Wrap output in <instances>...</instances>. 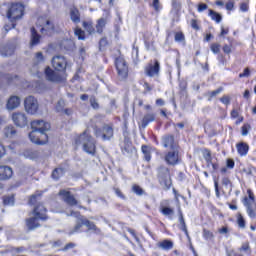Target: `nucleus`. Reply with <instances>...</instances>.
Wrapping results in <instances>:
<instances>
[{"label":"nucleus","instance_id":"f257e3e1","mask_svg":"<svg viewBox=\"0 0 256 256\" xmlns=\"http://www.w3.org/2000/svg\"><path fill=\"white\" fill-rule=\"evenodd\" d=\"M25 12V6L20 3L12 4L7 11V17L10 19L11 23L6 24L4 26L5 31H10V29H15V23L13 21H17L23 17V13Z\"/></svg>","mask_w":256,"mask_h":256},{"label":"nucleus","instance_id":"f03ea898","mask_svg":"<svg viewBox=\"0 0 256 256\" xmlns=\"http://www.w3.org/2000/svg\"><path fill=\"white\" fill-rule=\"evenodd\" d=\"M77 145H82L83 151L88 155H95L97 146L95 145V139L89 133V130H85L76 140Z\"/></svg>","mask_w":256,"mask_h":256},{"label":"nucleus","instance_id":"7ed1b4c3","mask_svg":"<svg viewBox=\"0 0 256 256\" xmlns=\"http://www.w3.org/2000/svg\"><path fill=\"white\" fill-rule=\"evenodd\" d=\"M47 209L43 204H39L34 208L32 212L33 217L26 220V225L28 229H37L39 227V219L41 221L47 220Z\"/></svg>","mask_w":256,"mask_h":256},{"label":"nucleus","instance_id":"20e7f679","mask_svg":"<svg viewBox=\"0 0 256 256\" xmlns=\"http://www.w3.org/2000/svg\"><path fill=\"white\" fill-rule=\"evenodd\" d=\"M113 125L105 124L102 129L95 128L94 135L97 138H102V141H111L113 137Z\"/></svg>","mask_w":256,"mask_h":256},{"label":"nucleus","instance_id":"39448f33","mask_svg":"<svg viewBox=\"0 0 256 256\" xmlns=\"http://www.w3.org/2000/svg\"><path fill=\"white\" fill-rule=\"evenodd\" d=\"M24 109L29 115H35L39 111V102L34 96H27L24 99Z\"/></svg>","mask_w":256,"mask_h":256},{"label":"nucleus","instance_id":"423d86ee","mask_svg":"<svg viewBox=\"0 0 256 256\" xmlns=\"http://www.w3.org/2000/svg\"><path fill=\"white\" fill-rule=\"evenodd\" d=\"M31 127L33 131H37L38 133H40L41 137L48 139L47 134L45 132L51 129V124L43 120H34L31 122Z\"/></svg>","mask_w":256,"mask_h":256},{"label":"nucleus","instance_id":"0eeeda50","mask_svg":"<svg viewBox=\"0 0 256 256\" xmlns=\"http://www.w3.org/2000/svg\"><path fill=\"white\" fill-rule=\"evenodd\" d=\"M158 179L161 185H164V187H171V174L169 172V168L160 166L158 168Z\"/></svg>","mask_w":256,"mask_h":256},{"label":"nucleus","instance_id":"6e6552de","mask_svg":"<svg viewBox=\"0 0 256 256\" xmlns=\"http://www.w3.org/2000/svg\"><path fill=\"white\" fill-rule=\"evenodd\" d=\"M116 69L118 72L119 79H127L129 75V66L123 57H118L116 59Z\"/></svg>","mask_w":256,"mask_h":256},{"label":"nucleus","instance_id":"1a4fd4ad","mask_svg":"<svg viewBox=\"0 0 256 256\" xmlns=\"http://www.w3.org/2000/svg\"><path fill=\"white\" fill-rule=\"evenodd\" d=\"M37 27H39V31L42 35H48L50 31H53L55 29V26L52 22H50L45 17H40L37 20Z\"/></svg>","mask_w":256,"mask_h":256},{"label":"nucleus","instance_id":"9d476101","mask_svg":"<svg viewBox=\"0 0 256 256\" xmlns=\"http://www.w3.org/2000/svg\"><path fill=\"white\" fill-rule=\"evenodd\" d=\"M52 67L55 69V71H65L67 69V59H65V56H54L52 58Z\"/></svg>","mask_w":256,"mask_h":256},{"label":"nucleus","instance_id":"9b49d317","mask_svg":"<svg viewBox=\"0 0 256 256\" xmlns=\"http://www.w3.org/2000/svg\"><path fill=\"white\" fill-rule=\"evenodd\" d=\"M12 121L16 127H26L27 123H29L27 120V114L24 112L12 113Z\"/></svg>","mask_w":256,"mask_h":256},{"label":"nucleus","instance_id":"f8f14e48","mask_svg":"<svg viewBox=\"0 0 256 256\" xmlns=\"http://www.w3.org/2000/svg\"><path fill=\"white\" fill-rule=\"evenodd\" d=\"M160 65L159 61L155 60V62H150L144 69L145 75L147 77H159V71H160Z\"/></svg>","mask_w":256,"mask_h":256},{"label":"nucleus","instance_id":"ddd939ff","mask_svg":"<svg viewBox=\"0 0 256 256\" xmlns=\"http://www.w3.org/2000/svg\"><path fill=\"white\" fill-rule=\"evenodd\" d=\"M83 225H85V227H87L89 231H97V226L95 225V223L87 219H81V223L76 224L74 229L69 232V235H73L74 233H79V229H81Z\"/></svg>","mask_w":256,"mask_h":256},{"label":"nucleus","instance_id":"4468645a","mask_svg":"<svg viewBox=\"0 0 256 256\" xmlns=\"http://www.w3.org/2000/svg\"><path fill=\"white\" fill-rule=\"evenodd\" d=\"M20 106H21V97L17 95H11L6 101L7 111H15V109H19Z\"/></svg>","mask_w":256,"mask_h":256},{"label":"nucleus","instance_id":"2eb2a0df","mask_svg":"<svg viewBox=\"0 0 256 256\" xmlns=\"http://www.w3.org/2000/svg\"><path fill=\"white\" fill-rule=\"evenodd\" d=\"M244 205L246 207V211L248 216L251 219H255L256 218V203H255V199H244Z\"/></svg>","mask_w":256,"mask_h":256},{"label":"nucleus","instance_id":"dca6fc26","mask_svg":"<svg viewBox=\"0 0 256 256\" xmlns=\"http://www.w3.org/2000/svg\"><path fill=\"white\" fill-rule=\"evenodd\" d=\"M45 75L46 79L48 81H51L52 83H61V81H63V77L61 76V74L53 71V69H51L50 67H47L45 69Z\"/></svg>","mask_w":256,"mask_h":256},{"label":"nucleus","instance_id":"f3484780","mask_svg":"<svg viewBox=\"0 0 256 256\" xmlns=\"http://www.w3.org/2000/svg\"><path fill=\"white\" fill-rule=\"evenodd\" d=\"M29 139L32 143H35L36 145H45L47 143V139L41 136V132H38L36 130H32L29 134Z\"/></svg>","mask_w":256,"mask_h":256},{"label":"nucleus","instance_id":"a211bd4d","mask_svg":"<svg viewBox=\"0 0 256 256\" xmlns=\"http://www.w3.org/2000/svg\"><path fill=\"white\" fill-rule=\"evenodd\" d=\"M165 161L168 165H177L181 159H179V151L173 149L165 156Z\"/></svg>","mask_w":256,"mask_h":256},{"label":"nucleus","instance_id":"6ab92c4d","mask_svg":"<svg viewBox=\"0 0 256 256\" xmlns=\"http://www.w3.org/2000/svg\"><path fill=\"white\" fill-rule=\"evenodd\" d=\"M13 177V169L9 166H0V181H7Z\"/></svg>","mask_w":256,"mask_h":256},{"label":"nucleus","instance_id":"aec40b11","mask_svg":"<svg viewBox=\"0 0 256 256\" xmlns=\"http://www.w3.org/2000/svg\"><path fill=\"white\" fill-rule=\"evenodd\" d=\"M59 195L63 197V201H65L67 205H77V201L75 200V197L71 195V192L66 190H60Z\"/></svg>","mask_w":256,"mask_h":256},{"label":"nucleus","instance_id":"412c9836","mask_svg":"<svg viewBox=\"0 0 256 256\" xmlns=\"http://www.w3.org/2000/svg\"><path fill=\"white\" fill-rule=\"evenodd\" d=\"M70 19L73 23H80L81 22V14L79 13V9L76 7H72L70 9Z\"/></svg>","mask_w":256,"mask_h":256},{"label":"nucleus","instance_id":"4be33fe9","mask_svg":"<svg viewBox=\"0 0 256 256\" xmlns=\"http://www.w3.org/2000/svg\"><path fill=\"white\" fill-rule=\"evenodd\" d=\"M236 148L237 152L239 153V155H241V157H245L247 153H249V145H247V143L245 142L238 143L236 145Z\"/></svg>","mask_w":256,"mask_h":256},{"label":"nucleus","instance_id":"5701e85b","mask_svg":"<svg viewBox=\"0 0 256 256\" xmlns=\"http://www.w3.org/2000/svg\"><path fill=\"white\" fill-rule=\"evenodd\" d=\"M157 247H159V249H162L163 251H171V249H173V241L163 240L157 243Z\"/></svg>","mask_w":256,"mask_h":256},{"label":"nucleus","instance_id":"b1692460","mask_svg":"<svg viewBox=\"0 0 256 256\" xmlns=\"http://www.w3.org/2000/svg\"><path fill=\"white\" fill-rule=\"evenodd\" d=\"M179 223V229L183 231L189 239V231L187 230V224L185 223V218H183V213L181 211H179Z\"/></svg>","mask_w":256,"mask_h":256},{"label":"nucleus","instance_id":"393cba45","mask_svg":"<svg viewBox=\"0 0 256 256\" xmlns=\"http://www.w3.org/2000/svg\"><path fill=\"white\" fill-rule=\"evenodd\" d=\"M160 212L165 217H169V219H173V215H175V210H173V208L163 205L160 207Z\"/></svg>","mask_w":256,"mask_h":256},{"label":"nucleus","instance_id":"a878e982","mask_svg":"<svg viewBox=\"0 0 256 256\" xmlns=\"http://www.w3.org/2000/svg\"><path fill=\"white\" fill-rule=\"evenodd\" d=\"M155 121V114L153 113H148L146 114L143 119H142V127L145 129L149 123H153Z\"/></svg>","mask_w":256,"mask_h":256},{"label":"nucleus","instance_id":"bb28decb","mask_svg":"<svg viewBox=\"0 0 256 256\" xmlns=\"http://www.w3.org/2000/svg\"><path fill=\"white\" fill-rule=\"evenodd\" d=\"M175 138L173 136H165L163 138L164 147H170V149H175Z\"/></svg>","mask_w":256,"mask_h":256},{"label":"nucleus","instance_id":"cd10ccee","mask_svg":"<svg viewBox=\"0 0 256 256\" xmlns=\"http://www.w3.org/2000/svg\"><path fill=\"white\" fill-rule=\"evenodd\" d=\"M208 16L212 19V21H215V23H220L223 21V16L212 9L208 10Z\"/></svg>","mask_w":256,"mask_h":256},{"label":"nucleus","instance_id":"c85d7f7f","mask_svg":"<svg viewBox=\"0 0 256 256\" xmlns=\"http://www.w3.org/2000/svg\"><path fill=\"white\" fill-rule=\"evenodd\" d=\"M4 135L5 137L11 139L12 137H15V135H17V130H15V127L13 126H7L4 128Z\"/></svg>","mask_w":256,"mask_h":256},{"label":"nucleus","instance_id":"c756f323","mask_svg":"<svg viewBox=\"0 0 256 256\" xmlns=\"http://www.w3.org/2000/svg\"><path fill=\"white\" fill-rule=\"evenodd\" d=\"M63 175H65V169H63L62 167H58L54 169L52 172V178L55 179L56 181L61 179Z\"/></svg>","mask_w":256,"mask_h":256},{"label":"nucleus","instance_id":"7c9ffc66","mask_svg":"<svg viewBox=\"0 0 256 256\" xmlns=\"http://www.w3.org/2000/svg\"><path fill=\"white\" fill-rule=\"evenodd\" d=\"M41 36L37 34V30L35 28H31V45H39V41Z\"/></svg>","mask_w":256,"mask_h":256},{"label":"nucleus","instance_id":"2f4dec72","mask_svg":"<svg viewBox=\"0 0 256 256\" xmlns=\"http://www.w3.org/2000/svg\"><path fill=\"white\" fill-rule=\"evenodd\" d=\"M105 25H107V18H100L96 24L97 33H103V29H105Z\"/></svg>","mask_w":256,"mask_h":256},{"label":"nucleus","instance_id":"473e14b6","mask_svg":"<svg viewBox=\"0 0 256 256\" xmlns=\"http://www.w3.org/2000/svg\"><path fill=\"white\" fill-rule=\"evenodd\" d=\"M238 251H240V253H246V255H251V245L249 241L243 242Z\"/></svg>","mask_w":256,"mask_h":256},{"label":"nucleus","instance_id":"72a5a7b5","mask_svg":"<svg viewBox=\"0 0 256 256\" xmlns=\"http://www.w3.org/2000/svg\"><path fill=\"white\" fill-rule=\"evenodd\" d=\"M142 153L144 155L145 161H151V147H149L147 145H143Z\"/></svg>","mask_w":256,"mask_h":256},{"label":"nucleus","instance_id":"f704fd0d","mask_svg":"<svg viewBox=\"0 0 256 256\" xmlns=\"http://www.w3.org/2000/svg\"><path fill=\"white\" fill-rule=\"evenodd\" d=\"M34 65H39V63H44L45 62V57L43 56L42 52H37L35 54V57L33 59Z\"/></svg>","mask_w":256,"mask_h":256},{"label":"nucleus","instance_id":"c9c22d12","mask_svg":"<svg viewBox=\"0 0 256 256\" xmlns=\"http://www.w3.org/2000/svg\"><path fill=\"white\" fill-rule=\"evenodd\" d=\"M222 91H223V87H220L217 90L207 92L206 95L208 97V101H211V99H213V97H217V95H219V93H221Z\"/></svg>","mask_w":256,"mask_h":256},{"label":"nucleus","instance_id":"e433bc0d","mask_svg":"<svg viewBox=\"0 0 256 256\" xmlns=\"http://www.w3.org/2000/svg\"><path fill=\"white\" fill-rule=\"evenodd\" d=\"M3 203L4 205H15V196H4Z\"/></svg>","mask_w":256,"mask_h":256},{"label":"nucleus","instance_id":"4c0bfd02","mask_svg":"<svg viewBox=\"0 0 256 256\" xmlns=\"http://www.w3.org/2000/svg\"><path fill=\"white\" fill-rule=\"evenodd\" d=\"M83 27L88 33H95V28L93 27V22H83Z\"/></svg>","mask_w":256,"mask_h":256},{"label":"nucleus","instance_id":"58836bf2","mask_svg":"<svg viewBox=\"0 0 256 256\" xmlns=\"http://www.w3.org/2000/svg\"><path fill=\"white\" fill-rule=\"evenodd\" d=\"M132 191L133 193H135L136 195H145V190H143V188H141V186L135 184L132 186Z\"/></svg>","mask_w":256,"mask_h":256},{"label":"nucleus","instance_id":"ea45409f","mask_svg":"<svg viewBox=\"0 0 256 256\" xmlns=\"http://www.w3.org/2000/svg\"><path fill=\"white\" fill-rule=\"evenodd\" d=\"M76 37H78V39L80 41H84L85 40V31L81 30V28H76L74 31Z\"/></svg>","mask_w":256,"mask_h":256},{"label":"nucleus","instance_id":"a19ab883","mask_svg":"<svg viewBox=\"0 0 256 256\" xmlns=\"http://www.w3.org/2000/svg\"><path fill=\"white\" fill-rule=\"evenodd\" d=\"M64 110H65V101L59 100L56 104V111L57 113H63Z\"/></svg>","mask_w":256,"mask_h":256},{"label":"nucleus","instance_id":"79ce46f5","mask_svg":"<svg viewBox=\"0 0 256 256\" xmlns=\"http://www.w3.org/2000/svg\"><path fill=\"white\" fill-rule=\"evenodd\" d=\"M203 237L206 241H211V239H213V237H215V235L213 234V232L204 229L203 230Z\"/></svg>","mask_w":256,"mask_h":256},{"label":"nucleus","instance_id":"37998d69","mask_svg":"<svg viewBox=\"0 0 256 256\" xmlns=\"http://www.w3.org/2000/svg\"><path fill=\"white\" fill-rule=\"evenodd\" d=\"M237 224L241 229H245V218L241 214L237 218Z\"/></svg>","mask_w":256,"mask_h":256},{"label":"nucleus","instance_id":"c03bdc74","mask_svg":"<svg viewBox=\"0 0 256 256\" xmlns=\"http://www.w3.org/2000/svg\"><path fill=\"white\" fill-rule=\"evenodd\" d=\"M175 41L177 43H183V41H185V35H183L182 32H177L175 34Z\"/></svg>","mask_w":256,"mask_h":256},{"label":"nucleus","instance_id":"a18cd8bd","mask_svg":"<svg viewBox=\"0 0 256 256\" xmlns=\"http://www.w3.org/2000/svg\"><path fill=\"white\" fill-rule=\"evenodd\" d=\"M210 49L213 53L217 54L221 51V45L214 43L211 45Z\"/></svg>","mask_w":256,"mask_h":256},{"label":"nucleus","instance_id":"49530a36","mask_svg":"<svg viewBox=\"0 0 256 256\" xmlns=\"http://www.w3.org/2000/svg\"><path fill=\"white\" fill-rule=\"evenodd\" d=\"M240 11H242V13H247V11H249V2H243L240 4Z\"/></svg>","mask_w":256,"mask_h":256},{"label":"nucleus","instance_id":"de8ad7c7","mask_svg":"<svg viewBox=\"0 0 256 256\" xmlns=\"http://www.w3.org/2000/svg\"><path fill=\"white\" fill-rule=\"evenodd\" d=\"M249 129H251V125L249 124H244L242 126V135L245 137L249 134Z\"/></svg>","mask_w":256,"mask_h":256},{"label":"nucleus","instance_id":"09e8293b","mask_svg":"<svg viewBox=\"0 0 256 256\" xmlns=\"http://www.w3.org/2000/svg\"><path fill=\"white\" fill-rule=\"evenodd\" d=\"M90 105L93 109H99V103H97V99H95V97L90 98Z\"/></svg>","mask_w":256,"mask_h":256},{"label":"nucleus","instance_id":"8fccbe9b","mask_svg":"<svg viewBox=\"0 0 256 256\" xmlns=\"http://www.w3.org/2000/svg\"><path fill=\"white\" fill-rule=\"evenodd\" d=\"M209 6H207V4L205 3H200L198 5V13H203V11H207Z\"/></svg>","mask_w":256,"mask_h":256},{"label":"nucleus","instance_id":"3c124183","mask_svg":"<svg viewBox=\"0 0 256 256\" xmlns=\"http://www.w3.org/2000/svg\"><path fill=\"white\" fill-rule=\"evenodd\" d=\"M221 103L224 105H229L231 103V98L229 96H223L220 98Z\"/></svg>","mask_w":256,"mask_h":256},{"label":"nucleus","instance_id":"603ef678","mask_svg":"<svg viewBox=\"0 0 256 256\" xmlns=\"http://www.w3.org/2000/svg\"><path fill=\"white\" fill-rule=\"evenodd\" d=\"M76 247V244L73 242L68 243L61 251H69V249H73Z\"/></svg>","mask_w":256,"mask_h":256},{"label":"nucleus","instance_id":"864d4df0","mask_svg":"<svg viewBox=\"0 0 256 256\" xmlns=\"http://www.w3.org/2000/svg\"><path fill=\"white\" fill-rule=\"evenodd\" d=\"M222 185H224V187H231V180L227 177L222 178Z\"/></svg>","mask_w":256,"mask_h":256},{"label":"nucleus","instance_id":"5fc2aeb1","mask_svg":"<svg viewBox=\"0 0 256 256\" xmlns=\"http://www.w3.org/2000/svg\"><path fill=\"white\" fill-rule=\"evenodd\" d=\"M143 87H144V93H149V91H152V90H153V87H151V86L149 85V83H147V82H144Z\"/></svg>","mask_w":256,"mask_h":256},{"label":"nucleus","instance_id":"6e6d98bb","mask_svg":"<svg viewBox=\"0 0 256 256\" xmlns=\"http://www.w3.org/2000/svg\"><path fill=\"white\" fill-rule=\"evenodd\" d=\"M191 27H192V29L199 31V24H197V20H195V19L191 20Z\"/></svg>","mask_w":256,"mask_h":256},{"label":"nucleus","instance_id":"4d7b16f0","mask_svg":"<svg viewBox=\"0 0 256 256\" xmlns=\"http://www.w3.org/2000/svg\"><path fill=\"white\" fill-rule=\"evenodd\" d=\"M114 191H115V194L117 195V197H120V199H125L123 192H121V190L119 188H115Z\"/></svg>","mask_w":256,"mask_h":256},{"label":"nucleus","instance_id":"13d9d810","mask_svg":"<svg viewBox=\"0 0 256 256\" xmlns=\"http://www.w3.org/2000/svg\"><path fill=\"white\" fill-rule=\"evenodd\" d=\"M249 75H250L249 68H246L243 73H240V74H239V77H240V78L249 77Z\"/></svg>","mask_w":256,"mask_h":256},{"label":"nucleus","instance_id":"bf43d9fd","mask_svg":"<svg viewBox=\"0 0 256 256\" xmlns=\"http://www.w3.org/2000/svg\"><path fill=\"white\" fill-rule=\"evenodd\" d=\"M233 7H235V4L231 1L226 3V9L227 11H233Z\"/></svg>","mask_w":256,"mask_h":256},{"label":"nucleus","instance_id":"052dcab7","mask_svg":"<svg viewBox=\"0 0 256 256\" xmlns=\"http://www.w3.org/2000/svg\"><path fill=\"white\" fill-rule=\"evenodd\" d=\"M37 197H39L38 195H32L30 200H29V203L30 205H35V203L37 202Z\"/></svg>","mask_w":256,"mask_h":256},{"label":"nucleus","instance_id":"680f3d73","mask_svg":"<svg viewBox=\"0 0 256 256\" xmlns=\"http://www.w3.org/2000/svg\"><path fill=\"white\" fill-rule=\"evenodd\" d=\"M227 167L229 169H233V167H235V161H233L232 159H228L227 160Z\"/></svg>","mask_w":256,"mask_h":256},{"label":"nucleus","instance_id":"e2e57ef3","mask_svg":"<svg viewBox=\"0 0 256 256\" xmlns=\"http://www.w3.org/2000/svg\"><path fill=\"white\" fill-rule=\"evenodd\" d=\"M218 233H220L221 235H227L229 233V230L227 229V227H222L218 230Z\"/></svg>","mask_w":256,"mask_h":256},{"label":"nucleus","instance_id":"0e129e2a","mask_svg":"<svg viewBox=\"0 0 256 256\" xmlns=\"http://www.w3.org/2000/svg\"><path fill=\"white\" fill-rule=\"evenodd\" d=\"M228 33H229V28H224V27L221 28V33H220L221 37H225V35H227Z\"/></svg>","mask_w":256,"mask_h":256},{"label":"nucleus","instance_id":"69168bd1","mask_svg":"<svg viewBox=\"0 0 256 256\" xmlns=\"http://www.w3.org/2000/svg\"><path fill=\"white\" fill-rule=\"evenodd\" d=\"M153 7L155 9V11H159L160 6H159V0H153Z\"/></svg>","mask_w":256,"mask_h":256},{"label":"nucleus","instance_id":"338daca9","mask_svg":"<svg viewBox=\"0 0 256 256\" xmlns=\"http://www.w3.org/2000/svg\"><path fill=\"white\" fill-rule=\"evenodd\" d=\"M223 51H224V53H226L227 55H229V53H231V46H229V45H224V46H223Z\"/></svg>","mask_w":256,"mask_h":256},{"label":"nucleus","instance_id":"774afa93","mask_svg":"<svg viewBox=\"0 0 256 256\" xmlns=\"http://www.w3.org/2000/svg\"><path fill=\"white\" fill-rule=\"evenodd\" d=\"M204 159L207 161V163H211V152L208 151L207 154L204 156Z\"/></svg>","mask_w":256,"mask_h":256}]
</instances>
